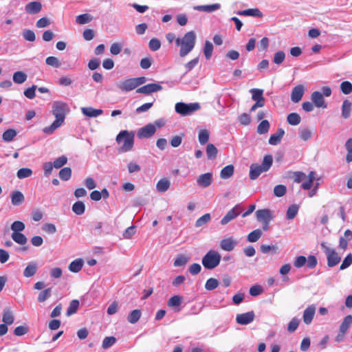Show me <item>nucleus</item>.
Segmentation results:
<instances>
[{"instance_id":"nucleus-1","label":"nucleus","mask_w":352,"mask_h":352,"mask_svg":"<svg viewBox=\"0 0 352 352\" xmlns=\"http://www.w3.org/2000/svg\"><path fill=\"white\" fill-rule=\"evenodd\" d=\"M52 114L55 116L56 120L50 126L43 129V132L47 135L52 134L63 124L65 116L69 111L68 104L62 101H54L52 104Z\"/></svg>"},{"instance_id":"nucleus-2","label":"nucleus","mask_w":352,"mask_h":352,"mask_svg":"<svg viewBox=\"0 0 352 352\" xmlns=\"http://www.w3.org/2000/svg\"><path fill=\"white\" fill-rule=\"evenodd\" d=\"M196 42V34L194 31L186 32L183 38L175 39V45L180 47L179 56L184 57L194 48Z\"/></svg>"},{"instance_id":"nucleus-3","label":"nucleus","mask_w":352,"mask_h":352,"mask_svg":"<svg viewBox=\"0 0 352 352\" xmlns=\"http://www.w3.org/2000/svg\"><path fill=\"white\" fill-rule=\"evenodd\" d=\"M273 157L271 155H267L263 157L261 165L252 164L250 167V178L252 180L256 179L264 172L267 171L272 165Z\"/></svg>"},{"instance_id":"nucleus-4","label":"nucleus","mask_w":352,"mask_h":352,"mask_svg":"<svg viewBox=\"0 0 352 352\" xmlns=\"http://www.w3.org/2000/svg\"><path fill=\"white\" fill-rule=\"evenodd\" d=\"M134 136L133 132L128 131H122L116 136V142L120 144L123 142V144L120 148L122 152H127L132 149L134 144Z\"/></svg>"},{"instance_id":"nucleus-5","label":"nucleus","mask_w":352,"mask_h":352,"mask_svg":"<svg viewBox=\"0 0 352 352\" xmlns=\"http://www.w3.org/2000/svg\"><path fill=\"white\" fill-rule=\"evenodd\" d=\"M221 259V254L218 252L210 250L202 258V264L206 269L213 270L219 265Z\"/></svg>"},{"instance_id":"nucleus-6","label":"nucleus","mask_w":352,"mask_h":352,"mask_svg":"<svg viewBox=\"0 0 352 352\" xmlns=\"http://www.w3.org/2000/svg\"><path fill=\"white\" fill-rule=\"evenodd\" d=\"M201 109L199 102L185 103L179 102L175 104V111L182 116H188Z\"/></svg>"},{"instance_id":"nucleus-7","label":"nucleus","mask_w":352,"mask_h":352,"mask_svg":"<svg viewBox=\"0 0 352 352\" xmlns=\"http://www.w3.org/2000/svg\"><path fill=\"white\" fill-rule=\"evenodd\" d=\"M320 246L327 256V265L329 267L337 265L340 263L341 258L336 250L329 246L325 242L321 243Z\"/></svg>"},{"instance_id":"nucleus-8","label":"nucleus","mask_w":352,"mask_h":352,"mask_svg":"<svg viewBox=\"0 0 352 352\" xmlns=\"http://www.w3.org/2000/svg\"><path fill=\"white\" fill-rule=\"evenodd\" d=\"M242 211V207L240 204H236L231 210H230L221 219V224L224 226L228 224L230 221L234 219Z\"/></svg>"},{"instance_id":"nucleus-9","label":"nucleus","mask_w":352,"mask_h":352,"mask_svg":"<svg viewBox=\"0 0 352 352\" xmlns=\"http://www.w3.org/2000/svg\"><path fill=\"white\" fill-rule=\"evenodd\" d=\"M162 89V87L160 84L150 83V84L144 85L140 88H138L136 89V93L148 95L152 93L161 91Z\"/></svg>"},{"instance_id":"nucleus-10","label":"nucleus","mask_w":352,"mask_h":352,"mask_svg":"<svg viewBox=\"0 0 352 352\" xmlns=\"http://www.w3.org/2000/svg\"><path fill=\"white\" fill-rule=\"evenodd\" d=\"M156 131L155 124H148L139 129L137 135L139 138H148L151 137Z\"/></svg>"},{"instance_id":"nucleus-11","label":"nucleus","mask_w":352,"mask_h":352,"mask_svg":"<svg viewBox=\"0 0 352 352\" xmlns=\"http://www.w3.org/2000/svg\"><path fill=\"white\" fill-rule=\"evenodd\" d=\"M117 87L122 91L128 92L137 88L133 78L120 81L116 84Z\"/></svg>"},{"instance_id":"nucleus-12","label":"nucleus","mask_w":352,"mask_h":352,"mask_svg":"<svg viewBox=\"0 0 352 352\" xmlns=\"http://www.w3.org/2000/svg\"><path fill=\"white\" fill-rule=\"evenodd\" d=\"M254 316L255 315L253 311H248L244 314H238L236 318V321L239 324H248L254 320Z\"/></svg>"},{"instance_id":"nucleus-13","label":"nucleus","mask_w":352,"mask_h":352,"mask_svg":"<svg viewBox=\"0 0 352 352\" xmlns=\"http://www.w3.org/2000/svg\"><path fill=\"white\" fill-rule=\"evenodd\" d=\"M305 88L304 85H299L294 87L292 91L291 100L293 102L297 103L301 100L305 93Z\"/></svg>"},{"instance_id":"nucleus-14","label":"nucleus","mask_w":352,"mask_h":352,"mask_svg":"<svg viewBox=\"0 0 352 352\" xmlns=\"http://www.w3.org/2000/svg\"><path fill=\"white\" fill-rule=\"evenodd\" d=\"M212 182V174L211 173H206L200 175L197 179V184L201 188H207Z\"/></svg>"},{"instance_id":"nucleus-15","label":"nucleus","mask_w":352,"mask_h":352,"mask_svg":"<svg viewBox=\"0 0 352 352\" xmlns=\"http://www.w3.org/2000/svg\"><path fill=\"white\" fill-rule=\"evenodd\" d=\"M311 99L316 107H327V105L325 104L324 100L323 98V95L322 94L321 92L318 91H314L311 94Z\"/></svg>"},{"instance_id":"nucleus-16","label":"nucleus","mask_w":352,"mask_h":352,"mask_svg":"<svg viewBox=\"0 0 352 352\" xmlns=\"http://www.w3.org/2000/svg\"><path fill=\"white\" fill-rule=\"evenodd\" d=\"M316 313V307L314 305H310L308 307H307L304 312L302 316L303 322L306 324H309L311 323L312 320L314 317Z\"/></svg>"},{"instance_id":"nucleus-17","label":"nucleus","mask_w":352,"mask_h":352,"mask_svg":"<svg viewBox=\"0 0 352 352\" xmlns=\"http://www.w3.org/2000/svg\"><path fill=\"white\" fill-rule=\"evenodd\" d=\"M221 8L220 3H214L211 5H201V6H195L193 9L195 10L204 12L207 13H210L218 10Z\"/></svg>"},{"instance_id":"nucleus-18","label":"nucleus","mask_w":352,"mask_h":352,"mask_svg":"<svg viewBox=\"0 0 352 352\" xmlns=\"http://www.w3.org/2000/svg\"><path fill=\"white\" fill-rule=\"evenodd\" d=\"M81 111L82 114L85 116L89 118H96L102 114L103 111L100 109H94L91 107H82Z\"/></svg>"},{"instance_id":"nucleus-19","label":"nucleus","mask_w":352,"mask_h":352,"mask_svg":"<svg viewBox=\"0 0 352 352\" xmlns=\"http://www.w3.org/2000/svg\"><path fill=\"white\" fill-rule=\"evenodd\" d=\"M236 245V241L232 238H227L221 241L220 247L222 250L230 252L234 250Z\"/></svg>"},{"instance_id":"nucleus-20","label":"nucleus","mask_w":352,"mask_h":352,"mask_svg":"<svg viewBox=\"0 0 352 352\" xmlns=\"http://www.w3.org/2000/svg\"><path fill=\"white\" fill-rule=\"evenodd\" d=\"M41 3L38 1H32L28 3L25 8V12L30 14L39 12L41 10Z\"/></svg>"},{"instance_id":"nucleus-21","label":"nucleus","mask_w":352,"mask_h":352,"mask_svg":"<svg viewBox=\"0 0 352 352\" xmlns=\"http://www.w3.org/2000/svg\"><path fill=\"white\" fill-rule=\"evenodd\" d=\"M256 219L258 221L272 220L273 219L272 212L268 209L258 210L256 212Z\"/></svg>"},{"instance_id":"nucleus-22","label":"nucleus","mask_w":352,"mask_h":352,"mask_svg":"<svg viewBox=\"0 0 352 352\" xmlns=\"http://www.w3.org/2000/svg\"><path fill=\"white\" fill-rule=\"evenodd\" d=\"M11 202L14 206L22 204L25 200L24 195L20 191L16 190L10 193Z\"/></svg>"},{"instance_id":"nucleus-23","label":"nucleus","mask_w":352,"mask_h":352,"mask_svg":"<svg viewBox=\"0 0 352 352\" xmlns=\"http://www.w3.org/2000/svg\"><path fill=\"white\" fill-rule=\"evenodd\" d=\"M238 15L262 17L263 13L258 8H250L236 12Z\"/></svg>"},{"instance_id":"nucleus-24","label":"nucleus","mask_w":352,"mask_h":352,"mask_svg":"<svg viewBox=\"0 0 352 352\" xmlns=\"http://www.w3.org/2000/svg\"><path fill=\"white\" fill-rule=\"evenodd\" d=\"M284 134V130L283 129H278L276 133L271 135L269 139V144L271 145L278 144L280 142V140L283 137Z\"/></svg>"},{"instance_id":"nucleus-25","label":"nucleus","mask_w":352,"mask_h":352,"mask_svg":"<svg viewBox=\"0 0 352 352\" xmlns=\"http://www.w3.org/2000/svg\"><path fill=\"white\" fill-rule=\"evenodd\" d=\"M352 109V103L349 100H344L342 105V116L344 119L350 117Z\"/></svg>"},{"instance_id":"nucleus-26","label":"nucleus","mask_w":352,"mask_h":352,"mask_svg":"<svg viewBox=\"0 0 352 352\" xmlns=\"http://www.w3.org/2000/svg\"><path fill=\"white\" fill-rule=\"evenodd\" d=\"M84 261L82 258H77L73 261L69 265V270L72 272L77 273L80 272L83 266Z\"/></svg>"},{"instance_id":"nucleus-27","label":"nucleus","mask_w":352,"mask_h":352,"mask_svg":"<svg viewBox=\"0 0 352 352\" xmlns=\"http://www.w3.org/2000/svg\"><path fill=\"white\" fill-rule=\"evenodd\" d=\"M352 323V316L347 315L342 322L339 330L340 333H346Z\"/></svg>"},{"instance_id":"nucleus-28","label":"nucleus","mask_w":352,"mask_h":352,"mask_svg":"<svg viewBox=\"0 0 352 352\" xmlns=\"http://www.w3.org/2000/svg\"><path fill=\"white\" fill-rule=\"evenodd\" d=\"M36 270H37L36 264L34 262H31L25 268V270L23 271V275H24V276H25L27 278L32 277L36 274Z\"/></svg>"},{"instance_id":"nucleus-29","label":"nucleus","mask_w":352,"mask_h":352,"mask_svg":"<svg viewBox=\"0 0 352 352\" xmlns=\"http://www.w3.org/2000/svg\"><path fill=\"white\" fill-rule=\"evenodd\" d=\"M234 168L233 165H228L225 166L220 173L221 179H226L231 177L234 173Z\"/></svg>"},{"instance_id":"nucleus-30","label":"nucleus","mask_w":352,"mask_h":352,"mask_svg":"<svg viewBox=\"0 0 352 352\" xmlns=\"http://www.w3.org/2000/svg\"><path fill=\"white\" fill-rule=\"evenodd\" d=\"M298 131L300 138L304 141H307L312 137V132L307 126H300Z\"/></svg>"},{"instance_id":"nucleus-31","label":"nucleus","mask_w":352,"mask_h":352,"mask_svg":"<svg viewBox=\"0 0 352 352\" xmlns=\"http://www.w3.org/2000/svg\"><path fill=\"white\" fill-rule=\"evenodd\" d=\"M142 312L140 309L133 310L127 316V320L131 324H135L140 318Z\"/></svg>"},{"instance_id":"nucleus-32","label":"nucleus","mask_w":352,"mask_h":352,"mask_svg":"<svg viewBox=\"0 0 352 352\" xmlns=\"http://www.w3.org/2000/svg\"><path fill=\"white\" fill-rule=\"evenodd\" d=\"M14 318L12 312L9 309H4L2 317V321L3 322V324L6 325H10L14 322Z\"/></svg>"},{"instance_id":"nucleus-33","label":"nucleus","mask_w":352,"mask_h":352,"mask_svg":"<svg viewBox=\"0 0 352 352\" xmlns=\"http://www.w3.org/2000/svg\"><path fill=\"white\" fill-rule=\"evenodd\" d=\"M170 183L167 179H161L156 185V188L160 192H166L170 187Z\"/></svg>"},{"instance_id":"nucleus-34","label":"nucleus","mask_w":352,"mask_h":352,"mask_svg":"<svg viewBox=\"0 0 352 352\" xmlns=\"http://www.w3.org/2000/svg\"><path fill=\"white\" fill-rule=\"evenodd\" d=\"M210 138V131L208 129H201L199 131L198 140L201 145L206 144Z\"/></svg>"},{"instance_id":"nucleus-35","label":"nucleus","mask_w":352,"mask_h":352,"mask_svg":"<svg viewBox=\"0 0 352 352\" xmlns=\"http://www.w3.org/2000/svg\"><path fill=\"white\" fill-rule=\"evenodd\" d=\"M11 237L14 241L19 245H25L27 243L26 236L21 232H12Z\"/></svg>"},{"instance_id":"nucleus-36","label":"nucleus","mask_w":352,"mask_h":352,"mask_svg":"<svg viewBox=\"0 0 352 352\" xmlns=\"http://www.w3.org/2000/svg\"><path fill=\"white\" fill-rule=\"evenodd\" d=\"M17 132L16 130L10 129L5 131L2 135V139L4 142H11L16 136Z\"/></svg>"},{"instance_id":"nucleus-37","label":"nucleus","mask_w":352,"mask_h":352,"mask_svg":"<svg viewBox=\"0 0 352 352\" xmlns=\"http://www.w3.org/2000/svg\"><path fill=\"white\" fill-rule=\"evenodd\" d=\"M72 211L77 215L82 214L85 211V205L83 202L78 201L72 206Z\"/></svg>"},{"instance_id":"nucleus-38","label":"nucleus","mask_w":352,"mask_h":352,"mask_svg":"<svg viewBox=\"0 0 352 352\" xmlns=\"http://www.w3.org/2000/svg\"><path fill=\"white\" fill-rule=\"evenodd\" d=\"M27 75L23 72L18 71L14 73L12 79L16 84H22L27 80Z\"/></svg>"},{"instance_id":"nucleus-39","label":"nucleus","mask_w":352,"mask_h":352,"mask_svg":"<svg viewBox=\"0 0 352 352\" xmlns=\"http://www.w3.org/2000/svg\"><path fill=\"white\" fill-rule=\"evenodd\" d=\"M287 121L289 124L296 126L300 124L301 118L297 113H291L287 116Z\"/></svg>"},{"instance_id":"nucleus-40","label":"nucleus","mask_w":352,"mask_h":352,"mask_svg":"<svg viewBox=\"0 0 352 352\" xmlns=\"http://www.w3.org/2000/svg\"><path fill=\"white\" fill-rule=\"evenodd\" d=\"M262 236V231L256 229L248 234L247 240L250 243L256 242Z\"/></svg>"},{"instance_id":"nucleus-41","label":"nucleus","mask_w":352,"mask_h":352,"mask_svg":"<svg viewBox=\"0 0 352 352\" xmlns=\"http://www.w3.org/2000/svg\"><path fill=\"white\" fill-rule=\"evenodd\" d=\"M270 122L267 120H262L257 126V133L260 135L265 134L270 129Z\"/></svg>"},{"instance_id":"nucleus-42","label":"nucleus","mask_w":352,"mask_h":352,"mask_svg":"<svg viewBox=\"0 0 352 352\" xmlns=\"http://www.w3.org/2000/svg\"><path fill=\"white\" fill-rule=\"evenodd\" d=\"M218 150L216 146L212 144H208L206 146V154L209 160L216 158Z\"/></svg>"},{"instance_id":"nucleus-43","label":"nucleus","mask_w":352,"mask_h":352,"mask_svg":"<svg viewBox=\"0 0 352 352\" xmlns=\"http://www.w3.org/2000/svg\"><path fill=\"white\" fill-rule=\"evenodd\" d=\"M298 209H299V207L298 205H296V204L291 205L287 210V213H286L287 219H289V220L294 219V217L298 214Z\"/></svg>"},{"instance_id":"nucleus-44","label":"nucleus","mask_w":352,"mask_h":352,"mask_svg":"<svg viewBox=\"0 0 352 352\" xmlns=\"http://www.w3.org/2000/svg\"><path fill=\"white\" fill-rule=\"evenodd\" d=\"M79 307V301L78 300H72L67 310V316H70L72 314H75Z\"/></svg>"},{"instance_id":"nucleus-45","label":"nucleus","mask_w":352,"mask_h":352,"mask_svg":"<svg viewBox=\"0 0 352 352\" xmlns=\"http://www.w3.org/2000/svg\"><path fill=\"white\" fill-rule=\"evenodd\" d=\"M213 49L214 47L212 43L209 41H206L204 47V54L206 59L208 60L211 58Z\"/></svg>"},{"instance_id":"nucleus-46","label":"nucleus","mask_w":352,"mask_h":352,"mask_svg":"<svg viewBox=\"0 0 352 352\" xmlns=\"http://www.w3.org/2000/svg\"><path fill=\"white\" fill-rule=\"evenodd\" d=\"M182 296L175 295L172 296L168 301V305L170 307H179L182 302Z\"/></svg>"},{"instance_id":"nucleus-47","label":"nucleus","mask_w":352,"mask_h":352,"mask_svg":"<svg viewBox=\"0 0 352 352\" xmlns=\"http://www.w3.org/2000/svg\"><path fill=\"white\" fill-rule=\"evenodd\" d=\"M252 93V99L254 101L257 100H265L264 97L263 96V90L259 89H252L250 90Z\"/></svg>"},{"instance_id":"nucleus-48","label":"nucleus","mask_w":352,"mask_h":352,"mask_svg":"<svg viewBox=\"0 0 352 352\" xmlns=\"http://www.w3.org/2000/svg\"><path fill=\"white\" fill-rule=\"evenodd\" d=\"M72 169L69 167H65L59 171V177L63 181H67L71 178Z\"/></svg>"},{"instance_id":"nucleus-49","label":"nucleus","mask_w":352,"mask_h":352,"mask_svg":"<svg viewBox=\"0 0 352 352\" xmlns=\"http://www.w3.org/2000/svg\"><path fill=\"white\" fill-rule=\"evenodd\" d=\"M52 296V289L47 288L41 291L38 296V301L43 302Z\"/></svg>"},{"instance_id":"nucleus-50","label":"nucleus","mask_w":352,"mask_h":352,"mask_svg":"<svg viewBox=\"0 0 352 352\" xmlns=\"http://www.w3.org/2000/svg\"><path fill=\"white\" fill-rule=\"evenodd\" d=\"M345 148L347 151L346 162L350 163L352 162V138L347 140L345 143Z\"/></svg>"},{"instance_id":"nucleus-51","label":"nucleus","mask_w":352,"mask_h":352,"mask_svg":"<svg viewBox=\"0 0 352 352\" xmlns=\"http://www.w3.org/2000/svg\"><path fill=\"white\" fill-rule=\"evenodd\" d=\"M32 175V170L29 168H20L16 173V176L19 179H25L30 177Z\"/></svg>"},{"instance_id":"nucleus-52","label":"nucleus","mask_w":352,"mask_h":352,"mask_svg":"<svg viewBox=\"0 0 352 352\" xmlns=\"http://www.w3.org/2000/svg\"><path fill=\"white\" fill-rule=\"evenodd\" d=\"M92 20V16L88 14H82L76 16V21L80 25L86 24Z\"/></svg>"},{"instance_id":"nucleus-53","label":"nucleus","mask_w":352,"mask_h":352,"mask_svg":"<svg viewBox=\"0 0 352 352\" xmlns=\"http://www.w3.org/2000/svg\"><path fill=\"white\" fill-rule=\"evenodd\" d=\"M219 285V281L217 279L214 278H210L207 280L206 284H205V288L208 291L213 290L216 289Z\"/></svg>"},{"instance_id":"nucleus-54","label":"nucleus","mask_w":352,"mask_h":352,"mask_svg":"<svg viewBox=\"0 0 352 352\" xmlns=\"http://www.w3.org/2000/svg\"><path fill=\"white\" fill-rule=\"evenodd\" d=\"M287 188L285 186L279 184L276 185L274 188V194L277 197H281L286 193Z\"/></svg>"},{"instance_id":"nucleus-55","label":"nucleus","mask_w":352,"mask_h":352,"mask_svg":"<svg viewBox=\"0 0 352 352\" xmlns=\"http://www.w3.org/2000/svg\"><path fill=\"white\" fill-rule=\"evenodd\" d=\"M116 342V338L113 336L104 338L102 341V346L104 349H107L113 345Z\"/></svg>"},{"instance_id":"nucleus-56","label":"nucleus","mask_w":352,"mask_h":352,"mask_svg":"<svg viewBox=\"0 0 352 352\" xmlns=\"http://www.w3.org/2000/svg\"><path fill=\"white\" fill-rule=\"evenodd\" d=\"M67 162V157L65 155H62L54 160L53 162L54 167L55 168H60Z\"/></svg>"},{"instance_id":"nucleus-57","label":"nucleus","mask_w":352,"mask_h":352,"mask_svg":"<svg viewBox=\"0 0 352 352\" xmlns=\"http://www.w3.org/2000/svg\"><path fill=\"white\" fill-rule=\"evenodd\" d=\"M25 228V224L20 221H14L11 225V230L13 232H20L24 230Z\"/></svg>"},{"instance_id":"nucleus-58","label":"nucleus","mask_w":352,"mask_h":352,"mask_svg":"<svg viewBox=\"0 0 352 352\" xmlns=\"http://www.w3.org/2000/svg\"><path fill=\"white\" fill-rule=\"evenodd\" d=\"M299 319L294 317L293 318L287 326V331L290 333L295 331L299 325Z\"/></svg>"},{"instance_id":"nucleus-59","label":"nucleus","mask_w":352,"mask_h":352,"mask_svg":"<svg viewBox=\"0 0 352 352\" xmlns=\"http://www.w3.org/2000/svg\"><path fill=\"white\" fill-rule=\"evenodd\" d=\"M340 89L344 94H349L352 92V84L349 81H344L340 85Z\"/></svg>"},{"instance_id":"nucleus-60","label":"nucleus","mask_w":352,"mask_h":352,"mask_svg":"<svg viewBox=\"0 0 352 352\" xmlns=\"http://www.w3.org/2000/svg\"><path fill=\"white\" fill-rule=\"evenodd\" d=\"M22 34L24 39L28 41L33 42L36 39L35 34L31 30H24Z\"/></svg>"},{"instance_id":"nucleus-61","label":"nucleus","mask_w":352,"mask_h":352,"mask_svg":"<svg viewBox=\"0 0 352 352\" xmlns=\"http://www.w3.org/2000/svg\"><path fill=\"white\" fill-rule=\"evenodd\" d=\"M285 58V53L283 51H278L274 54L273 62L276 65H280L283 62Z\"/></svg>"},{"instance_id":"nucleus-62","label":"nucleus","mask_w":352,"mask_h":352,"mask_svg":"<svg viewBox=\"0 0 352 352\" xmlns=\"http://www.w3.org/2000/svg\"><path fill=\"white\" fill-rule=\"evenodd\" d=\"M188 261V258L184 256V255H179L178 256L175 261H174V265L175 267H181L184 266L187 262Z\"/></svg>"},{"instance_id":"nucleus-63","label":"nucleus","mask_w":352,"mask_h":352,"mask_svg":"<svg viewBox=\"0 0 352 352\" xmlns=\"http://www.w3.org/2000/svg\"><path fill=\"white\" fill-rule=\"evenodd\" d=\"M210 220V214L207 213L199 217L195 223L197 227H201L207 223Z\"/></svg>"},{"instance_id":"nucleus-64","label":"nucleus","mask_w":352,"mask_h":352,"mask_svg":"<svg viewBox=\"0 0 352 352\" xmlns=\"http://www.w3.org/2000/svg\"><path fill=\"white\" fill-rule=\"evenodd\" d=\"M351 264H352V254L350 253V254H347V256L344 258L341 265L340 266V270H343L349 267Z\"/></svg>"}]
</instances>
